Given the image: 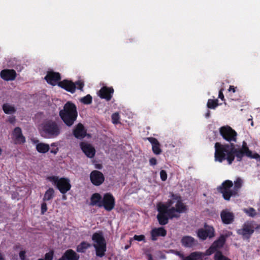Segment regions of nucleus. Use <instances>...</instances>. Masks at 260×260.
Returning a JSON list of instances; mask_svg holds the SVG:
<instances>
[{"label": "nucleus", "mask_w": 260, "mask_h": 260, "mask_svg": "<svg viewBox=\"0 0 260 260\" xmlns=\"http://www.w3.org/2000/svg\"><path fill=\"white\" fill-rule=\"evenodd\" d=\"M170 199L166 203L159 202L156 205L158 212L156 218L161 225L168 224L169 219L179 217V214L184 212L186 209L179 194L170 192Z\"/></svg>", "instance_id": "1"}, {"label": "nucleus", "mask_w": 260, "mask_h": 260, "mask_svg": "<svg viewBox=\"0 0 260 260\" xmlns=\"http://www.w3.org/2000/svg\"><path fill=\"white\" fill-rule=\"evenodd\" d=\"M250 151L245 141L243 142L242 147L239 148H236L234 144H221L216 142L215 144L214 159L219 162L226 160L228 164L231 165L235 157L237 161H241L243 156Z\"/></svg>", "instance_id": "2"}, {"label": "nucleus", "mask_w": 260, "mask_h": 260, "mask_svg": "<svg viewBox=\"0 0 260 260\" xmlns=\"http://www.w3.org/2000/svg\"><path fill=\"white\" fill-rule=\"evenodd\" d=\"M62 125V122L59 120L46 119L40 125V135L45 139L55 138L61 134Z\"/></svg>", "instance_id": "3"}, {"label": "nucleus", "mask_w": 260, "mask_h": 260, "mask_svg": "<svg viewBox=\"0 0 260 260\" xmlns=\"http://www.w3.org/2000/svg\"><path fill=\"white\" fill-rule=\"evenodd\" d=\"M59 116L67 126H72L78 117L76 105L71 101L67 102L64 105L63 109L59 111Z\"/></svg>", "instance_id": "4"}, {"label": "nucleus", "mask_w": 260, "mask_h": 260, "mask_svg": "<svg viewBox=\"0 0 260 260\" xmlns=\"http://www.w3.org/2000/svg\"><path fill=\"white\" fill-rule=\"evenodd\" d=\"M227 235H221L219 238L215 240L206 250V255H210L215 252L214 255V260H231L228 257L223 255L221 251L217 250L218 249L222 248L226 241Z\"/></svg>", "instance_id": "5"}, {"label": "nucleus", "mask_w": 260, "mask_h": 260, "mask_svg": "<svg viewBox=\"0 0 260 260\" xmlns=\"http://www.w3.org/2000/svg\"><path fill=\"white\" fill-rule=\"evenodd\" d=\"M92 240L94 242L93 246L95 248L96 255L100 257H103L105 255L107 246L102 232L94 233L92 236Z\"/></svg>", "instance_id": "6"}, {"label": "nucleus", "mask_w": 260, "mask_h": 260, "mask_svg": "<svg viewBox=\"0 0 260 260\" xmlns=\"http://www.w3.org/2000/svg\"><path fill=\"white\" fill-rule=\"evenodd\" d=\"M48 179L53 183L60 193L63 194L66 193L71 189L70 180L68 178L62 177L59 178L58 176H52L48 177Z\"/></svg>", "instance_id": "7"}, {"label": "nucleus", "mask_w": 260, "mask_h": 260, "mask_svg": "<svg viewBox=\"0 0 260 260\" xmlns=\"http://www.w3.org/2000/svg\"><path fill=\"white\" fill-rule=\"evenodd\" d=\"M260 228V225L254 221H247L242 225L241 229L237 231V234L241 235L244 239L248 240L254 233L255 230Z\"/></svg>", "instance_id": "8"}, {"label": "nucleus", "mask_w": 260, "mask_h": 260, "mask_svg": "<svg viewBox=\"0 0 260 260\" xmlns=\"http://www.w3.org/2000/svg\"><path fill=\"white\" fill-rule=\"evenodd\" d=\"M220 135L222 138L230 142V144H234L237 142V133L229 125L222 126L219 129Z\"/></svg>", "instance_id": "9"}, {"label": "nucleus", "mask_w": 260, "mask_h": 260, "mask_svg": "<svg viewBox=\"0 0 260 260\" xmlns=\"http://www.w3.org/2000/svg\"><path fill=\"white\" fill-rule=\"evenodd\" d=\"M233 186V183L232 181L226 180L223 181L221 185L218 186L217 189L218 192L222 194V197L225 200L229 201L232 196H235V192L231 188Z\"/></svg>", "instance_id": "10"}, {"label": "nucleus", "mask_w": 260, "mask_h": 260, "mask_svg": "<svg viewBox=\"0 0 260 260\" xmlns=\"http://www.w3.org/2000/svg\"><path fill=\"white\" fill-rule=\"evenodd\" d=\"M204 228H200L197 231V234L199 239L204 241L208 238L211 239L215 236V230L212 226L205 223Z\"/></svg>", "instance_id": "11"}, {"label": "nucleus", "mask_w": 260, "mask_h": 260, "mask_svg": "<svg viewBox=\"0 0 260 260\" xmlns=\"http://www.w3.org/2000/svg\"><path fill=\"white\" fill-rule=\"evenodd\" d=\"M115 205V200L111 193H106L102 199V203L99 205V207H103L107 211L112 210Z\"/></svg>", "instance_id": "12"}, {"label": "nucleus", "mask_w": 260, "mask_h": 260, "mask_svg": "<svg viewBox=\"0 0 260 260\" xmlns=\"http://www.w3.org/2000/svg\"><path fill=\"white\" fill-rule=\"evenodd\" d=\"M89 177L92 184L96 186L102 184L105 181V176L104 174L98 170H93L91 171Z\"/></svg>", "instance_id": "13"}, {"label": "nucleus", "mask_w": 260, "mask_h": 260, "mask_svg": "<svg viewBox=\"0 0 260 260\" xmlns=\"http://www.w3.org/2000/svg\"><path fill=\"white\" fill-rule=\"evenodd\" d=\"M45 80L48 84L52 86L58 85V83L61 80L60 74L58 72L53 71L48 72L45 77Z\"/></svg>", "instance_id": "14"}, {"label": "nucleus", "mask_w": 260, "mask_h": 260, "mask_svg": "<svg viewBox=\"0 0 260 260\" xmlns=\"http://www.w3.org/2000/svg\"><path fill=\"white\" fill-rule=\"evenodd\" d=\"M114 89L112 87L103 86L99 90L98 95L100 98L109 101L112 98Z\"/></svg>", "instance_id": "15"}, {"label": "nucleus", "mask_w": 260, "mask_h": 260, "mask_svg": "<svg viewBox=\"0 0 260 260\" xmlns=\"http://www.w3.org/2000/svg\"><path fill=\"white\" fill-rule=\"evenodd\" d=\"M80 146L82 151L89 158H93L95 154L94 148L90 144L82 142L80 143Z\"/></svg>", "instance_id": "16"}, {"label": "nucleus", "mask_w": 260, "mask_h": 260, "mask_svg": "<svg viewBox=\"0 0 260 260\" xmlns=\"http://www.w3.org/2000/svg\"><path fill=\"white\" fill-rule=\"evenodd\" d=\"M58 86L66 91L74 93L76 91V84L71 80L64 79L58 83Z\"/></svg>", "instance_id": "17"}, {"label": "nucleus", "mask_w": 260, "mask_h": 260, "mask_svg": "<svg viewBox=\"0 0 260 260\" xmlns=\"http://www.w3.org/2000/svg\"><path fill=\"white\" fill-rule=\"evenodd\" d=\"M73 133L76 138L82 140L86 136L87 130L82 123H79L75 127Z\"/></svg>", "instance_id": "18"}, {"label": "nucleus", "mask_w": 260, "mask_h": 260, "mask_svg": "<svg viewBox=\"0 0 260 260\" xmlns=\"http://www.w3.org/2000/svg\"><path fill=\"white\" fill-rule=\"evenodd\" d=\"M0 76L5 81H13L16 78V72L13 69H4L1 72Z\"/></svg>", "instance_id": "19"}, {"label": "nucleus", "mask_w": 260, "mask_h": 260, "mask_svg": "<svg viewBox=\"0 0 260 260\" xmlns=\"http://www.w3.org/2000/svg\"><path fill=\"white\" fill-rule=\"evenodd\" d=\"M220 217L224 224H229L234 221L235 215L233 213L225 209L221 212Z\"/></svg>", "instance_id": "20"}, {"label": "nucleus", "mask_w": 260, "mask_h": 260, "mask_svg": "<svg viewBox=\"0 0 260 260\" xmlns=\"http://www.w3.org/2000/svg\"><path fill=\"white\" fill-rule=\"evenodd\" d=\"M12 135L14 137V143L16 144H22L25 142V138L22 135L20 127H16L14 128Z\"/></svg>", "instance_id": "21"}, {"label": "nucleus", "mask_w": 260, "mask_h": 260, "mask_svg": "<svg viewBox=\"0 0 260 260\" xmlns=\"http://www.w3.org/2000/svg\"><path fill=\"white\" fill-rule=\"evenodd\" d=\"M151 239L152 241H156L159 236L165 237L167 235V231L164 227L155 228L150 232Z\"/></svg>", "instance_id": "22"}, {"label": "nucleus", "mask_w": 260, "mask_h": 260, "mask_svg": "<svg viewBox=\"0 0 260 260\" xmlns=\"http://www.w3.org/2000/svg\"><path fill=\"white\" fill-rule=\"evenodd\" d=\"M79 258L80 255L72 249L66 250L60 257L61 260H79Z\"/></svg>", "instance_id": "23"}, {"label": "nucleus", "mask_w": 260, "mask_h": 260, "mask_svg": "<svg viewBox=\"0 0 260 260\" xmlns=\"http://www.w3.org/2000/svg\"><path fill=\"white\" fill-rule=\"evenodd\" d=\"M148 140L152 144V149L153 152L156 155L160 154L162 150L160 149V145L158 141L156 138L152 137L148 138Z\"/></svg>", "instance_id": "24"}, {"label": "nucleus", "mask_w": 260, "mask_h": 260, "mask_svg": "<svg viewBox=\"0 0 260 260\" xmlns=\"http://www.w3.org/2000/svg\"><path fill=\"white\" fill-rule=\"evenodd\" d=\"M181 243L183 246L190 248L195 245V239L191 236H185L182 238Z\"/></svg>", "instance_id": "25"}, {"label": "nucleus", "mask_w": 260, "mask_h": 260, "mask_svg": "<svg viewBox=\"0 0 260 260\" xmlns=\"http://www.w3.org/2000/svg\"><path fill=\"white\" fill-rule=\"evenodd\" d=\"M102 197L99 193H94L92 194L90 198V205L91 206H96L99 207V205L102 203Z\"/></svg>", "instance_id": "26"}, {"label": "nucleus", "mask_w": 260, "mask_h": 260, "mask_svg": "<svg viewBox=\"0 0 260 260\" xmlns=\"http://www.w3.org/2000/svg\"><path fill=\"white\" fill-rule=\"evenodd\" d=\"M202 252L195 251L191 252L189 255L185 257L183 260H196L202 259L204 256Z\"/></svg>", "instance_id": "27"}, {"label": "nucleus", "mask_w": 260, "mask_h": 260, "mask_svg": "<svg viewBox=\"0 0 260 260\" xmlns=\"http://www.w3.org/2000/svg\"><path fill=\"white\" fill-rule=\"evenodd\" d=\"M55 191L53 188H49L45 192L43 201L46 202L52 200L55 196Z\"/></svg>", "instance_id": "28"}, {"label": "nucleus", "mask_w": 260, "mask_h": 260, "mask_svg": "<svg viewBox=\"0 0 260 260\" xmlns=\"http://www.w3.org/2000/svg\"><path fill=\"white\" fill-rule=\"evenodd\" d=\"M50 149L49 145L44 143H39L36 145V150L41 153H45Z\"/></svg>", "instance_id": "29"}, {"label": "nucleus", "mask_w": 260, "mask_h": 260, "mask_svg": "<svg viewBox=\"0 0 260 260\" xmlns=\"http://www.w3.org/2000/svg\"><path fill=\"white\" fill-rule=\"evenodd\" d=\"M91 245L87 242L83 241L80 243L76 248V251L80 253H85L86 249L90 247Z\"/></svg>", "instance_id": "30"}, {"label": "nucleus", "mask_w": 260, "mask_h": 260, "mask_svg": "<svg viewBox=\"0 0 260 260\" xmlns=\"http://www.w3.org/2000/svg\"><path fill=\"white\" fill-rule=\"evenodd\" d=\"M3 110L6 114H12L16 112V109L14 106L9 104H4L2 106Z\"/></svg>", "instance_id": "31"}, {"label": "nucleus", "mask_w": 260, "mask_h": 260, "mask_svg": "<svg viewBox=\"0 0 260 260\" xmlns=\"http://www.w3.org/2000/svg\"><path fill=\"white\" fill-rule=\"evenodd\" d=\"M242 180L241 178H238L234 182V187L233 189V191L235 192V196L238 194V192L239 189L242 187Z\"/></svg>", "instance_id": "32"}, {"label": "nucleus", "mask_w": 260, "mask_h": 260, "mask_svg": "<svg viewBox=\"0 0 260 260\" xmlns=\"http://www.w3.org/2000/svg\"><path fill=\"white\" fill-rule=\"evenodd\" d=\"M218 100L209 99L207 102V107L209 109H215L218 106Z\"/></svg>", "instance_id": "33"}, {"label": "nucleus", "mask_w": 260, "mask_h": 260, "mask_svg": "<svg viewBox=\"0 0 260 260\" xmlns=\"http://www.w3.org/2000/svg\"><path fill=\"white\" fill-rule=\"evenodd\" d=\"M243 211L247 215L251 217H254L257 215L256 210L252 207H249L247 209L245 208L243 209Z\"/></svg>", "instance_id": "34"}, {"label": "nucleus", "mask_w": 260, "mask_h": 260, "mask_svg": "<svg viewBox=\"0 0 260 260\" xmlns=\"http://www.w3.org/2000/svg\"><path fill=\"white\" fill-rule=\"evenodd\" d=\"M80 101L85 105H89L92 103V98L90 94H87L86 96L80 99Z\"/></svg>", "instance_id": "35"}, {"label": "nucleus", "mask_w": 260, "mask_h": 260, "mask_svg": "<svg viewBox=\"0 0 260 260\" xmlns=\"http://www.w3.org/2000/svg\"><path fill=\"white\" fill-rule=\"evenodd\" d=\"M54 252L53 250H50L48 252L45 254L44 258H40V260H53L54 258Z\"/></svg>", "instance_id": "36"}, {"label": "nucleus", "mask_w": 260, "mask_h": 260, "mask_svg": "<svg viewBox=\"0 0 260 260\" xmlns=\"http://www.w3.org/2000/svg\"><path fill=\"white\" fill-rule=\"evenodd\" d=\"M111 118L113 124H117L119 123L120 117L118 113H113L112 115Z\"/></svg>", "instance_id": "37"}, {"label": "nucleus", "mask_w": 260, "mask_h": 260, "mask_svg": "<svg viewBox=\"0 0 260 260\" xmlns=\"http://www.w3.org/2000/svg\"><path fill=\"white\" fill-rule=\"evenodd\" d=\"M57 143H52L51 144V147H52L50 153H53L54 154H56L58 151V148L57 147Z\"/></svg>", "instance_id": "38"}, {"label": "nucleus", "mask_w": 260, "mask_h": 260, "mask_svg": "<svg viewBox=\"0 0 260 260\" xmlns=\"http://www.w3.org/2000/svg\"><path fill=\"white\" fill-rule=\"evenodd\" d=\"M74 83H75V84H76V88H77V89H78L81 91L83 90V88L84 86V83L83 81L78 80Z\"/></svg>", "instance_id": "39"}, {"label": "nucleus", "mask_w": 260, "mask_h": 260, "mask_svg": "<svg viewBox=\"0 0 260 260\" xmlns=\"http://www.w3.org/2000/svg\"><path fill=\"white\" fill-rule=\"evenodd\" d=\"M245 156L247 157L250 158H254V159H260V155L257 153H252L251 151H250L249 153H248Z\"/></svg>", "instance_id": "40"}, {"label": "nucleus", "mask_w": 260, "mask_h": 260, "mask_svg": "<svg viewBox=\"0 0 260 260\" xmlns=\"http://www.w3.org/2000/svg\"><path fill=\"white\" fill-rule=\"evenodd\" d=\"M47 204L45 202H43V203L41 204V214L43 215L47 211Z\"/></svg>", "instance_id": "41"}, {"label": "nucleus", "mask_w": 260, "mask_h": 260, "mask_svg": "<svg viewBox=\"0 0 260 260\" xmlns=\"http://www.w3.org/2000/svg\"><path fill=\"white\" fill-rule=\"evenodd\" d=\"M160 177L162 181H166L168 177L166 171L164 170H161L160 172Z\"/></svg>", "instance_id": "42"}, {"label": "nucleus", "mask_w": 260, "mask_h": 260, "mask_svg": "<svg viewBox=\"0 0 260 260\" xmlns=\"http://www.w3.org/2000/svg\"><path fill=\"white\" fill-rule=\"evenodd\" d=\"M145 237L144 235H135L134 236V239L135 240H137L138 241H144L145 240Z\"/></svg>", "instance_id": "43"}, {"label": "nucleus", "mask_w": 260, "mask_h": 260, "mask_svg": "<svg viewBox=\"0 0 260 260\" xmlns=\"http://www.w3.org/2000/svg\"><path fill=\"white\" fill-rule=\"evenodd\" d=\"M25 253L26 252L24 250H22L19 252V255L21 260H25Z\"/></svg>", "instance_id": "44"}, {"label": "nucleus", "mask_w": 260, "mask_h": 260, "mask_svg": "<svg viewBox=\"0 0 260 260\" xmlns=\"http://www.w3.org/2000/svg\"><path fill=\"white\" fill-rule=\"evenodd\" d=\"M174 253L175 255L178 256L180 258L182 259V260H183L184 258L185 257L184 254L182 253H181L180 251L176 250V251H174Z\"/></svg>", "instance_id": "45"}, {"label": "nucleus", "mask_w": 260, "mask_h": 260, "mask_svg": "<svg viewBox=\"0 0 260 260\" xmlns=\"http://www.w3.org/2000/svg\"><path fill=\"white\" fill-rule=\"evenodd\" d=\"M150 165L151 166H154L157 164V160L155 158L152 157L149 159Z\"/></svg>", "instance_id": "46"}, {"label": "nucleus", "mask_w": 260, "mask_h": 260, "mask_svg": "<svg viewBox=\"0 0 260 260\" xmlns=\"http://www.w3.org/2000/svg\"><path fill=\"white\" fill-rule=\"evenodd\" d=\"M222 91V88L219 91L218 98L220 99L222 101H224V97Z\"/></svg>", "instance_id": "47"}, {"label": "nucleus", "mask_w": 260, "mask_h": 260, "mask_svg": "<svg viewBox=\"0 0 260 260\" xmlns=\"http://www.w3.org/2000/svg\"><path fill=\"white\" fill-rule=\"evenodd\" d=\"M16 121V118L15 116L9 117L8 121L10 123L14 124Z\"/></svg>", "instance_id": "48"}, {"label": "nucleus", "mask_w": 260, "mask_h": 260, "mask_svg": "<svg viewBox=\"0 0 260 260\" xmlns=\"http://www.w3.org/2000/svg\"><path fill=\"white\" fill-rule=\"evenodd\" d=\"M236 89H237V87H235L233 85H230V87H229V88L228 89V90L229 91H232L233 92H235L236 91Z\"/></svg>", "instance_id": "49"}, {"label": "nucleus", "mask_w": 260, "mask_h": 260, "mask_svg": "<svg viewBox=\"0 0 260 260\" xmlns=\"http://www.w3.org/2000/svg\"><path fill=\"white\" fill-rule=\"evenodd\" d=\"M103 168V166L101 164H96L95 165V168L98 169H102Z\"/></svg>", "instance_id": "50"}, {"label": "nucleus", "mask_w": 260, "mask_h": 260, "mask_svg": "<svg viewBox=\"0 0 260 260\" xmlns=\"http://www.w3.org/2000/svg\"><path fill=\"white\" fill-rule=\"evenodd\" d=\"M210 116V111L208 110L207 113L205 114V117L208 118Z\"/></svg>", "instance_id": "51"}, {"label": "nucleus", "mask_w": 260, "mask_h": 260, "mask_svg": "<svg viewBox=\"0 0 260 260\" xmlns=\"http://www.w3.org/2000/svg\"><path fill=\"white\" fill-rule=\"evenodd\" d=\"M148 260H153L152 256L151 254L148 255Z\"/></svg>", "instance_id": "52"}, {"label": "nucleus", "mask_w": 260, "mask_h": 260, "mask_svg": "<svg viewBox=\"0 0 260 260\" xmlns=\"http://www.w3.org/2000/svg\"><path fill=\"white\" fill-rule=\"evenodd\" d=\"M0 260H5V258L2 253H0Z\"/></svg>", "instance_id": "53"}, {"label": "nucleus", "mask_w": 260, "mask_h": 260, "mask_svg": "<svg viewBox=\"0 0 260 260\" xmlns=\"http://www.w3.org/2000/svg\"><path fill=\"white\" fill-rule=\"evenodd\" d=\"M62 199H64V200H66V197L65 195H63L62 196Z\"/></svg>", "instance_id": "54"}, {"label": "nucleus", "mask_w": 260, "mask_h": 260, "mask_svg": "<svg viewBox=\"0 0 260 260\" xmlns=\"http://www.w3.org/2000/svg\"><path fill=\"white\" fill-rule=\"evenodd\" d=\"M251 125H253V122L252 121H251Z\"/></svg>", "instance_id": "55"}, {"label": "nucleus", "mask_w": 260, "mask_h": 260, "mask_svg": "<svg viewBox=\"0 0 260 260\" xmlns=\"http://www.w3.org/2000/svg\"><path fill=\"white\" fill-rule=\"evenodd\" d=\"M129 247V246L127 245V246H125V249H127Z\"/></svg>", "instance_id": "56"}, {"label": "nucleus", "mask_w": 260, "mask_h": 260, "mask_svg": "<svg viewBox=\"0 0 260 260\" xmlns=\"http://www.w3.org/2000/svg\"><path fill=\"white\" fill-rule=\"evenodd\" d=\"M248 121H252V119H248Z\"/></svg>", "instance_id": "57"}]
</instances>
